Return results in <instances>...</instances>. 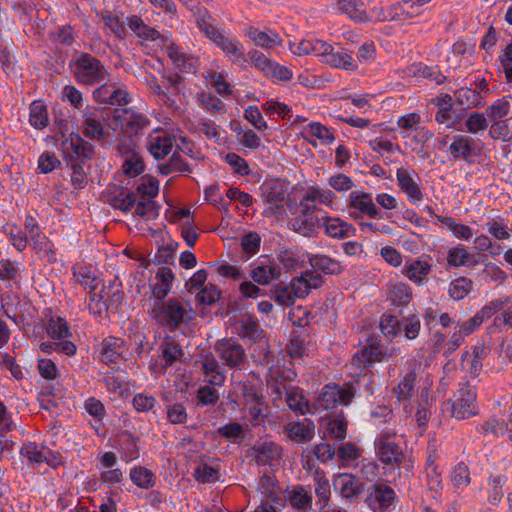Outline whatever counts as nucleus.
<instances>
[{
	"instance_id": "1",
	"label": "nucleus",
	"mask_w": 512,
	"mask_h": 512,
	"mask_svg": "<svg viewBox=\"0 0 512 512\" xmlns=\"http://www.w3.org/2000/svg\"><path fill=\"white\" fill-rule=\"evenodd\" d=\"M375 454L379 461L392 469L412 472L414 459L404 443L397 441V433L392 429L382 430L374 441Z\"/></svg>"
},
{
	"instance_id": "18",
	"label": "nucleus",
	"mask_w": 512,
	"mask_h": 512,
	"mask_svg": "<svg viewBox=\"0 0 512 512\" xmlns=\"http://www.w3.org/2000/svg\"><path fill=\"white\" fill-rule=\"evenodd\" d=\"M281 447L269 438H260L248 450L257 465L265 466L281 457Z\"/></svg>"
},
{
	"instance_id": "20",
	"label": "nucleus",
	"mask_w": 512,
	"mask_h": 512,
	"mask_svg": "<svg viewBox=\"0 0 512 512\" xmlns=\"http://www.w3.org/2000/svg\"><path fill=\"white\" fill-rule=\"evenodd\" d=\"M175 137L163 130H155L147 137L146 147L155 159H163L173 147Z\"/></svg>"
},
{
	"instance_id": "30",
	"label": "nucleus",
	"mask_w": 512,
	"mask_h": 512,
	"mask_svg": "<svg viewBox=\"0 0 512 512\" xmlns=\"http://www.w3.org/2000/svg\"><path fill=\"white\" fill-rule=\"evenodd\" d=\"M322 227L327 236L337 239L353 237L356 234L355 227L338 217L324 216Z\"/></svg>"
},
{
	"instance_id": "37",
	"label": "nucleus",
	"mask_w": 512,
	"mask_h": 512,
	"mask_svg": "<svg viewBox=\"0 0 512 512\" xmlns=\"http://www.w3.org/2000/svg\"><path fill=\"white\" fill-rule=\"evenodd\" d=\"M127 25L141 41H155L162 37L158 30L145 24L140 16L128 17Z\"/></svg>"
},
{
	"instance_id": "56",
	"label": "nucleus",
	"mask_w": 512,
	"mask_h": 512,
	"mask_svg": "<svg viewBox=\"0 0 512 512\" xmlns=\"http://www.w3.org/2000/svg\"><path fill=\"white\" fill-rule=\"evenodd\" d=\"M158 170L162 175H169L174 172H191L188 163L178 153H174L169 162L160 164Z\"/></svg>"
},
{
	"instance_id": "51",
	"label": "nucleus",
	"mask_w": 512,
	"mask_h": 512,
	"mask_svg": "<svg viewBox=\"0 0 512 512\" xmlns=\"http://www.w3.org/2000/svg\"><path fill=\"white\" fill-rule=\"evenodd\" d=\"M246 417L253 427L262 425L268 415V407L265 400L244 407Z\"/></svg>"
},
{
	"instance_id": "15",
	"label": "nucleus",
	"mask_w": 512,
	"mask_h": 512,
	"mask_svg": "<svg viewBox=\"0 0 512 512\" xmlns=\"http://www.w3.org/2000/svg\"><path fill=\"white\" fill-rule=\"evenodd\" d=\"M235 333L250 344L257 343L264 337V330L258 320L251 314L245 313L233 323Z\"/></svg>"
},
{
	"instance_id": "17",
	"label": "nucleus",
	"mask_w": 512,
	"mask_h": 512,
	"mask_svg": "<svg viewBox=\"0 0 512 512\" xmlns=\"http://www.w3.org/2000/svg\"><path fill=\"white\" fill-rule=\"evenodd\" d=\"M280 268L278 264L268 256H260L252 263L250 277L259 285H268L272 280L278 279Z\"/></svg>"
},
{
	"instance_id": "42",
	"label": "nucleus",
	"mask_w": 512,
	"mask_h": 512,
	"mask_svg": "<svg viewBox=\"0 0 512 512\" xmlns=\"http://www.w3.org/2000/svg\"><path fill=\"white\" fill-rule=\"evenodd\" d=\"M512 111V96L505 95L486 108L489 120H506Z\"/></svg>"
},
{
	"instance_id": "53",
	"label": "nucleus",
	"mask_w": 512,
	"mask_h": 512,
	"mask_svg": "<svg viewBox=\"0 0 512 512\" xmlns=\"http://www.w3.org/2000/svg\"><path fill=\"white\" fill-rule=\"evenodd\" d=\"M455 96L458 104L467 108H481L485 104L482 97L478 96L472 88L462 87L455 92Z\"/></svg>"
},
{
	"instance_id": "19",
	"label": "nucleus",
	"mask_w": 512,
	"mask_h": 512,
	"mask_svg": "<svg viewBox=\"0 0 512 512\" xmlns=\"http://www.w3.org/2000/svg\"><path fill=\"white\" fill-rule=\"evenodd\" d=\"M166 53L175 68L183 73L195 74L199 67V59L171 42L166 45Z\"/></svg>"
},
{
	"instance_id": "21",
	"label": "nucleus",
	"mask_w": 512,
	"mask_h": 512,
	"mask_svg": "<svg viewBox=\"0 0 512 512\" xmlns=\"http://www.w3.org/2000/svg\"><path fill=\"white\" fill-rule=\"evenodd\" d=\"M343 498L350 501L358 499L365 492V483L351 473H341L334 481Z\"/></svg>"
},
{
	"instance_id": "24",
	"label": "nucleus",
	"mask_w": 512,
	"mask_h": 512,
	"mask_svg": "<svg viewBox=\"0 0 512 512\" xmlns=\"http://www.w3.org/2000/svg\"><path fill=\"white\" fill-rule=\"evenodd\" d=\"M81 130L85 137L95 141L105 140L109 135L99 115L93 110H87L83 113Z\"/></svg>"
},
{
	"instance_id": "11",
	"label": "nucleus",
	"mask_w": 512,
	"mask_h": 512,
	"mask_svg": "<svg viewBox=\"0 0 512 512\" xmlns=\"http://www.w3.org/2000/svg\"><path fill=\"white\" fill-rule=\"evenodd\" d=\"M447 151L455 162L472 164L480 156L481 147L472 137L458 134L451 138Z\"/></svg>"
},
{
	"instance_id": "38",
	"label": "nucleus",
	"mask_w": 512,
	"mask_h": 512,
	"mask_svg": "<svg viewBox=\"0 0 512 512\" xmlns=\"http://www.w3.org/2000/svg\"><path fill=\"white\" fill-rule=\"evenodd\" d=\"M106 202L115 209H119L123 212H129L136 204V197L129 190L119 188L108 193L106 196Z\"/></svg>"
},
{
	"instance_id": "28",
	"label": "nucleus",
	"mask_w": 512,
	"mask_h": 512,
	"mask_svg": "<svg viewBox=\"0 0 512 512\" xmlns=\"http://www.w3.org/2000/svg\"><path fill=\"white\" fill-rule=\"evenodd\" d=\"M201 369L203 371L205 381L212 386H223L226 376L215 356L212 353L205 355L201 362Z\"/></svg>"
},
{
	"instance_id": "27",
	"label": "nucleus",
	"mask_w": 512,
	"mask_h": 512,
	"mask_svg": "<svg viewBox=\"0 0 512 512\" xmlns=\"http://www.w3.org/2000/svg\"><path fill=\"white\" fill-rule=\"evenodd\" d=\"M412 368L400 380L397 386L393 387L392 393L398 402L411 399L415 392L417 381L416 367L419 366L416 360L411 361Z\"/></svg>"
},
{
	"instance_id": "58",
	"label": "nucleus",
	"mask_w": 512,
	"mask_h": 512,
	"mask_svg": "<svg viewBox=\"0 0 512 512\" xmlns=\"http://www.w3.org/2000/svg\"><path fill=\"white\" fill-rule=\"evenodd\" d=\"M450 479L457 489L466 488L471 482L469 467L464 462L458 463L453 467Z\"/></svg>"
},
{
	"instance_id": "39",
	"label": "nucleus",
	"mask_w": 512,
	"mask_h": 512,
	"mask_svg": "<svg viewBox=\"0 0 512 512\" xmlns=\"http://www.w3.org/2000/svg\"><path fill=\"white\" fill-rule=\"evenodd\" d=\"M157 282L153 285L152 294L157 302H162L168 295L174 280V274L168 267H161L156 273Z\"/></svg>"
},
{
	"instance_id": "8",
	"label": "nucleus",
	"mask_w": 512,
	"mask_h": 512,
	"mask_svg": "<svg viewBox=\"0 0 512 512\" xmlns=\"http://www.w3.org/2000/svg\"><path fill=\"white\" fill-rule=\"evenodd\" d=\"M299 213L292 219V227L295 232L311 237L317 233L322 227L324 216H318L316 213L320 210L316 205H308L306 202L300 201Z\"/></svg>"
},
{
	"instance_id": "9",
	"label": "nucleus",
	"mask_w": 512,
	"mask_h": 512,
	"mask_svg": "<svg viewBox=\"0 0 512 512\" xmlns=\"http://www.w3.org/2000/svg\"><path fill=\"white\" fill-rule=\"evenodd\" d=\"M350 217L355 221L364 217L382 219L383 214L377 208L370 193L353 191L350 193L347 203Z\"/></svg>"
},
{
	"instance_id": "63",
	"label": "nucleus",
	"mask_w": 512,
	"mask_h": 512,
	"mask_svg": "<svg viewBox=\"0 0 512 512\" xmlns=\"http://www.w3.org/2000/svg\"><path fill=\"white\" fill-rule=\"evenodd\" d=\"M20 271L16 263L10 259L0 260V280L3 282H18Z\"/></svg>"
},
{
	"instance_id": "47",
	"label": "nucleus",
	"mask_w": 512,
	"mask_h": 512,
	"mask_svg": "<svg viewBox=\"0 0 512 512\" xmlns=\"http://www.w3.org/2000/svg\"><path fill=\"white\" fill-rule=\"evenodd\" d=\"M285 402L289 409L302 415L309 411V404L303 395L302 389L296 386L290 387L285 395Z\"/></svg>"
},
{
	"instance_id": "26",
	"label": "nucleus",
	"mask_w": 512,
	"mask_h": 512,
	"mask_svg": "<svg viewBox=\"0 0 512 512\" xmlns=\"http://www.w3.org/2000/svg\"><path fill=\"white\" fill-rule=\"evenodd\" d=\"M287 437L296 443H306L315 435V424L312 420L304 418L301 421L289 422L284 426Z\"/></svg>"
},
{
	"instance_id": "46",
	"label": "nucleus",
	"mask_w": 512,
	"mask_h": 512,
	"mask_svg": "<svg viewBox=\"0 0 512 512\" xmlns=\"http://www.w3.org/2000/svg\"><path fill=\"white\" fill-rule=\"evenodd\" d=\"M308 260L315 272L321 271L325 274H339L342 271L341 264L326 255H312Z\"/></svg>"
},
{
	"instance_id": "45",
	"label": "nucleus",
	"mask_w": 512,
	"mask_h": 512,
	"mask_svg": "<svg viewBox=\"0 0 512 512\" xmlns=\"http://www.w3.org/2000/svg\"><path fill=\"white\" fill-rule=\"evenodd\" d=\"M336 195L329 189H321L317 186L310 187L300 201L306 202L309 206L316 203L331 206Z\"/></svg>"
},
{
	"instance_id": "32",
	"label": "nucleus",
	"mask_w": 512,
	"mask_h": 512,
	"mask_svg": "<svg viewBox=\"0 0 512 512\" xmlns=\"http://www.w3.org/2000/svg\"><path fill=\"white\" fill-rule=\"evenodd\" d=\"M213 43L219 47L234 64L245 67L247 59L237 40H233L222 33Z\"/></svg>"
},
{
	"instance_id": "41",
	"label": "nucleus",
	"mask_w": 512,
	"mask_h": 512,
	"mask_svg": "<svg viewBox=\"0 0 512 512\" xmlns=\"http://www.w3.org/2000/svg\"><path fill=\"white\" fill-rule=\"evenodd\" d=\"M30 239L32 242L33 249L39 255L40 258L46 259L50 263L56 261V252L54 249V244L47 236L39 232L35 235L32 234V237H30Z\"/></svg>"
},
{
	"instance_id": "59",
	"label": "nucleus",
	"mask_w": 512,
	"mask_h": 512,
	"mask_svg": "<svg viewBox=\"0 0 512 512\" xmlns=\"http://www.w3.org/2000/svg\"><path fill=\"white\" fill-rule=\"evenodd\" d=\"M47 333L53 339H65L70 336L69 326L67 322L61 318H51L47 324Z\"/></svg>"
},
{
	"instance_id": "16",
	"label": "nucleus",
	"mask_w": 512,
	"mask_h": 512,
	"mask_svg": "<svg viewBox=\"0 0 512 512\" xmlns=\"http://www.w3.org/2000/svg\"><path fill=\"white\" fill-rule=\"evenodd\" d=\"M396 180L400 190L407 196L412 203H419L424 195L417 180L419 177L414 170L398 168L396 171Z\"/></svg>"
},
{
	"instance_id": "62",
	"label": "nucleus",
	"mask_w": 512,
	"mask_h": 512,
	"mask_svg": "<svg viewBox=\"0 0 512 512\" xmlns=\"http://www.w3.org/2000/svg\"><path fill=\"white\" fill-rule=\"evenodd\" d=\"M144 162L139 153L123 160L122 171L128 177H136L144 171Z\"/></svg>"
},
{
	"instance_id": "25",
	"label": "nucleus",
	"mask_w": 512,
	"mask_h": 512,
	"mask_svg": "<svg viewBox=\"0 0 512 512\" xmlns=\"http://www.w3.org/2000/svg\"><path fill=\"white\" fill-rule=\"evenodd\" d=\"M100 346V360L106 365L117 364L126 350L125 341L114 336L104 338Z\"/></svg>"
},
{
	"instance_id": "14",
	"label": "nucleus",
	"mask_w": 512,
	"mask_h": 512,
	"mask_svg": "<svg viewBox=\"0 0 512 512\" xmlns=\"http://www.w3.org/2000/svg\"><path fill=\"white\" fill-rule=\"evenodd\" d=\"M62 145L63 153L70 163L85 162V160L92 159L94 155V146L85 141L79 134H71Z\"/></svg>"
},
{
	"instance_id": "13",
	"label": "nucleus",
	"mask_w": 512,
	"mask_h": 512,
	"mask_svg": "<svg viewBox=\"0 0 512 512\" xmlns=\"http://www.w3.org/2000/svg\"><path fill=\"white\" fill-rule=\"evenodd\" d=\"M508 300L493 299L481 308L472 318L464 322H458L456 327L466 337L475 332L485 319L491 318L494 314L504 308Z\"/></svg>"
},
{
	"instance_id": "54",
	"label": "nucleus",
	"mask_w": 512,
	"mask_h": 512,
	"mask_svg": "<svg viewBox=\"0 0 512 512\" xmlns=\"http://www.w3.org/2000/svg\"><path fill=\"white\" fill-rule=\"evenodd\" d=\"M76 281L89 292L96 291L102 286V281L85 267L75 270L73 273Z\"/></svg>"
},
{
	"instance_id": "52",
	"label": "nucleus",
	"mask_w": 512,
	"mask_h": 512,
	"mask_svg": "<svg viewBox=\"0 0 512 512\" xmlns=\"http://www.w3.org/2000/svg\"><path fill=\"white\" fill-rule=\"evenodd\" d=\"M29 123L36 129H43L48 125L47 107L40 101L30 105Z\"/></svg>"
},
{
	"instance_id": "35",
	"label": "nucleus",
	"mask_w": 512,
	"mask_h": 512,
	"mask_svg": "<svg viewBox=\"0 0 512 512\" xmlns=\"http://www.w3.org/2000/svg\"><path fill=\"white\" fill-rule=\"evenodd\" d=\"M447 264L450 267H462V266H475L479 263V260L475 258V255L470 253L466 246L457 244L451 247L447 252Z\"/></svg>"
},
{
	"instance_id": "2",
	"label": "nucleus",
	"mask_w": 512,
	"mask_h": 512,
	"mask_svg": "<svg viewBox=\"0 0 512 512\" xmlns=\"http://www.w3.org/2000/svg\"><path fill=\"white\" fill-rule=\"evenodd\" d=\"M151 316L161 325L176 331L182 324L192 321L196 312L189 302L171 298L167 301L156 302L150 312Z\"/></svg>"
},
{
	"instance_id": "31",
	"label": "nucleus",
	"mask_w": 512,
	"mask_h": 512,
	"mask_svg": "<svg viewBox=\"0 0 512 512\" xmlns=\"http://www.w3.org/2000/svg\"><path fill=\"white\" fill-rule=\"evenodd\" d=\"M322 61L333 68L354 71L357 69V64L352 56L345 52L343 49L335 51L334 48L328 44V49L322 55Z\"/></svg>"
},
{
	"instance_id": "7",
	"label": "nucleus",
	"mask_w": 512,
	"mask_h": 512,
	"mask_svg": "<svg viewBox=\"0 0 512 512\" xmlns=\"http://www.w3.org/2000/svg\"><path fill=\"white\" fill-rule=\"evenodd\" d=\"M450 402L451 415L458 420L470 418L478 413L476 388L468 383L460 386Z\"/></svg>"
},
{
	"instance_id": "29",
	"label": "nucleus",
	"mask_w": 512,
	"mask_h": 512,
	"mask_svg": "<svg viewBox=\"0 0 512 512\" xmlns=\"http://www.w3.org/2000/svg\"><path fill=\"white\" fill-rule=\"evenodd\" d=\"M489 349L484 344L473 347V351L464 352L461 357L462 366L468 371L471 377H477L482 370V360L488 355Z\"/></svg>"
},
{
	"instance_id": "4",
	"label": "nucleus",
	"mask_w": 512,
	"mask_h": 512,
	"mask_svg": "<svg viewBox=\"0 0 512 512\" xmlns=\"http://www.w3.org/2000/svg\"><path fill=\"white\" fill-rule=\"evenodd\" d=\"M214 351L224 366L230 369H242L247 363L248 356L245 348L234 337H224L214 344Z\"/></svg>"
},
{
	"instance_id": "34",
	"label": "nucleus",
	"mask_w": 512,
	"mask_h": 512,
	"mask_svg": "<svg viewBox=\"0 0 512 512\" xmlns=\"http://www.w3.org/2000/svg\"><path fill=\"white\" fill-rule=\"evenodd\" d=\"M338 10L358 23L371 22V17L360 0H338Z\"/></svg>"
},
{
	"instance_id": "57",
	"label": "nucleus",
	"mask_w": 512,
	"mask_h": 512,
	"mask_svg": "<svg viewBox=\"0 0 512 512\" xmlns=\"http://www.w3.org/2000/svg\"><path fill=\"white\" fill-rule=\"evenodd\" d=\"M431 405L432 403L428 399V391L424 390L421 392L420 399L418 401L417 410L415 413V419L419 427H425L431 417Z\"/></svg>"
},
{
	"instance_id": "33",
	"label": "nucleus",
	"mask_w": 512,
	"mask_h": 512,
	"mask_svg": "<svg viewBox=\"0 0 512 512\" xmlns=\"http://www.w3.org/2000/svg\"><path fill=\"white\" fill-rule=\"evenodd\" d=\"M291 52L298 56L314 55L321 57L328 49V43L319 39H303L300 42H290Z\"/></svg>"
},
{
	"instance_id": "50",
	"label": "nucleus",
	"mask_w": 512,
	"mask_h": 512,
	"mask_svg": "<svg viewBox=\"0 0 512 512\" xmlns=\"http://www.w3.org/2000/svg\"><path fill=\"white\" fill-rule=\"evenodd\" d=\"M473 289V282L467 277L454 279L448 289L449 296L456 301L464 299Z\"/></svg>"
},
{
	"instance_id": "61",
	"label": "nucleus",
	"mask_w": 512,
	"mask_h": 512,
	"mask_svg": "<svg viewBox=\"0 0 512 512\" xmlns=\"http://www.w3.org/2000/svg\"><path fill=\"white\" fill-rule=\"evenodd\" d=\"M356 467L366 481L373 482L378 478L379 465L375 460L364 458L357 463Z\"/></svg>"
},
{
	"instance_id": "55",
	"label": "nucleus",
	"mask_w": 512,
	"mask_h": 512,
	"mask_svg": "<svg viewBox=\"0 0 512 512\" xmlns=\"http://www.w3.org/2000/svg\"><path fill=\"white\" fill-rule=\"evenodd\" d=\"M4 232L8 236L13 247L16 248L19 252H22L26 249L28 245V237L20 227L15 224L7 223L4 226Z\"/></svg>"
},
{
	"instance_id": "64",
	"label": "nucleus",
	"mask_w": 512,
	"mask_h": 512,
	"mask_svg": "<svg viewBox=\"0 0 512 512\" xmlns=\"http://www.w3.org/2000/svg\"><path fill=\"white\" fill-rule=\"evenodd\" d=\"M136 190L143 198L152 199L159 192V182L152 176H144Z\"/></svg>"
},
{
	"instance_id": "40",
	"label": "nucleus",
	"mask_w": 512,
	"mask_h": 512,
	"mask_svg": "<svg viewBox=\"0 0 512 512\" xmlns=\"http://www.w3.org/2000/svg\"><path fill=\"white\" fill-rule=\"evenodd\" d=\"M248 37L255 43L256 46L264 49H273L282 44V39L279 34L274 31H261L257 28H249L247 31Z\"/></svg>"
},
{
	"instance_id": "10",
	"label": "nucleus",
	"mask_w": 512,
	"mask_h": 512,
	"mask_svg": "<svg viewBox=\"0 0 512 512\" xmlns=\"http://www.w3.org/2000/svg\"><path fill=\"white\" fill-rule=\"evenodd\" d=\"M356 394V388L352 383L327 384L320 394V405L324 409H333L339 405H349Z\"/></svg>"
},
{
	"instance_id": "44",
	"label": "nucleus",
	"mask_w": 512,
	"mask_h": 512,
	"mask_svg": "<svg viewBox=\"0 0 512 512\" xmlns=\"http://www.w3.org/2000/svg\"><path fill=\"white\" fill-rule=\"evenodd\" d=\"M395 21L404 22L413 20L423 14L424 9L415 4L413 0H403L394 4Z\"/></svg>"
},
{
	"instance_id": "43",
	"label": "nucleus",
	"mask_w": 512,
	"mask_h": 512,
	"mask_svg": "<svg viewBox=\"0 0 512 512\" xmlns=\"http://www.w3.org/2000/svg\"><path fill=\"white\" fill-rule=\"evenodd\" d=\"M160 351L161 358L164 361V367L172 366L175 362L181 361L184 355L181 345L171 338L161 343Z\"/></svg>"
},
{
	"instance_id": "48",
	"label": "nucleus",
	"mask_w": 512,
	"mask_h": 512,
	"mask_svg": "<svg viewBox=\"0 0 512 512\" xmlns=\"http://www.w3.org/2000/svg\"><path fill=\"white\" fill-rule=\"evenodd\" d=\"M388 299L396 306H406L412 299L411 289L405 283H391Z\"/></svg>"
},
{
	"instance_id": "12",
	"label": "nucleus",
	"mask_w": 512,
	"mask_h": 512,
	"mask_svg": "<svg viewBox=\"0 0 512 512\" xmlns=\"http://www.w3.org/2000/svg\"><path fill=\"white\" fill-rule=\"evenodd\" d=\"M396 500L397 495L392 487L375 482L366 496L365 503L373 512H389Z\"/></svg>"
},
{
	"instance_id": "6",
	"label": "nucleus",
	"mask_w": 512,
	"mask_h": 512,
	"mask_svg": "<svg viewBox=\"0 0 512 512\" xmlns=\"http://www.w3.org/2000/svg\"><path fill=\"white\" fill-rule=\"evenodd\" d=\"M262 196L265 208V215H276L279 218L287 216L288 211L292 212L294 204L286 191V188L278 184H264Z\"/></svg>"
},
{
	"instance_id": "36",
	"label": "nucleus",
	"mask_w": 512,
	"mask_h": 512,
	"mask_svg": "<svg viewBox=\"0 0 512 512\" xmlns=\"http://www.w3.org/2000/svg\"><path fill=\"white\" fill-rule=\"evenodd\" d=\"M431 271V265L420 259H409L405 262L402 274L416 284H421Z\"/></svg>"
},
{
	"instance_id": "3",
	"label": "nucleus",
	"mask_w": 512,
	"mask_h": 512,
	"mask_svg": "<svg viewBox=\"0 0 512 512\" xmlns=\"http://www.w3.org/2000/svg\"><path fill=\"white\" fill-rule=\"evenodd\" d=\"M75 80L83 85H95L106 79L108 71L104 64L86 52H76L70 61Z\"/></svg>"
},
{
	"instance_id": "5",
	"label": "nucleus",
	"mask_w": 512,
	"mask_h": 512,
	"mask_svg": "<svg viewBox=\"0 0 512 512\" xmlns=\"http://www.w3.org/2000/svg\"><path fill=\"white\" fill-rule=\"evenodd\" d=\"M114 129H119L128 138L137 136L149 126V118L132 108H115L112 114Z\"/></svg>"
},
{
	"instance_id": "23",
	"label": "nucleus",
	"mask_w": 512,
	"mask_h": 512,
	"mask_svg": "<svg viewBox=\"0 0 512 512\" xmlns=\"http://www.w3.org/2000/svg\"><path fill=\"white\" fill-rule=\"evenodd\" d=\"M385 357L379 343L375 339H368L367 344L360 348L353 356V362L358 368H366Z\"/></svg>"
},
{
	"instance_id": "60",
	"label": "nucleus",
	"mask_w": 512,
	"mask_h": 512,
	"mask_svg": "<svg viewBox=\"0 0 512 512\" xmlns=\"http://www.w3.org/2000/svg\"><path fill=\"white\" fill-rule=\"evenodd\" d=\"M488 119L483 113L473 112L465 120L466 131L470 134H478L488 128Z\"/></svg>"
},
{
	"instance_id": "22",
	"label": "nucleus",
	"mask_w": 512,
	"mask_h": 512,
	"mask_svg": "<svg viewBox=\"0 0 512 512\" xmlns=\"http://www.w3.org/2000/svg\"><path fill=\"white\" fill-rule=\"evenodd\" d=\"M323 284V278L320 274L312 270H306L299 277L292 279L290 287L296 298H305L311 289H317Z\"/></svg>"
},
{
	"instance_id": "49",
	"label": "nucleus",
	"mask_w": 512,
	"mask_h": 512,
	"mask_svg": "<svg viewBox=\"0 0 512 512\" xmlns=\"http://www.w3.org/2000/svg\"><path fill=\"white\" fill-rule=\"evenodd\" d=\"M130 479L137 487L142 489H150L155 485L154 473L143 466L131 469Z\"/></svg>"
}]
</instances>
